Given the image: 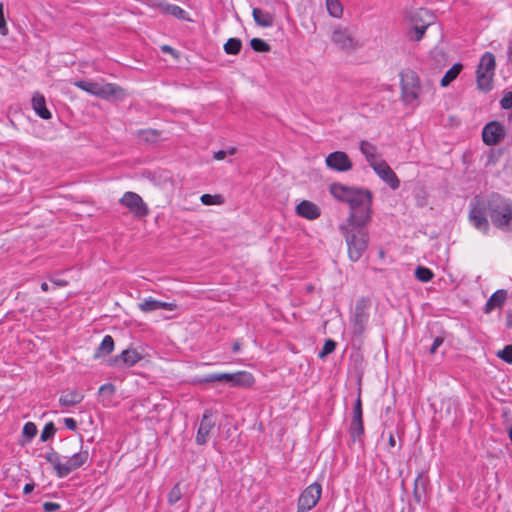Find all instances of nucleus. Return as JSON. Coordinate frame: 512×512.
Returning <instances> with one entry per match:
<instances>
[{"instance_id":"nucleus-14","label":"nucleus","mask_w":512,"mask_h":512,"mask_svg":"<svg viewBox=\"0 0 512 512\" xmlns=\"http://www.w3.org/2000/svg\"><path fill=\"white\" fill-rule=\"evenodd\" d=\"M505 136V127L499 121H490L483 127L482 140L488 146L499 144Z\"/></svg>"},{"instance_id":"nucleus-44","label":"nucleus","mask_w":512,"mask_h":512,"mask_svg":"<svg viewBox=\"0 0 512 512\" xmlns=\"http://www.w3.org/2000/svg\"><path fill=\"white\" fill-rule=\"evenodd\" d=\"M201 202L204 205L220 204L222 202V197L221 195L203 194L201 196Z\"/></svg>"},{"instance_id":"nucleus-49","label":"nucleus","mask_w":512,"mask_h":512,"mask_svg":"<svg viewBox=\"0 0 512 512\" xmlns=\"http://www.w3.org/2000/svg\"><path fill=\"white\" fill-rule=\"evenodd\" d=\"M176 307H177V305L175 303L163 302V301L158 300V309L173 311L176 309Z\"/></svg>"},{"instance_id":"nucleus-35","label":"nucleus","mask_w":512,"mask_h":512,"mask_svg":"<svg viewBox=\"0 0 512 512\" xmlns=\"http://www.w3.org/2000/svg\"><path fill=\"white\" fill-rule=\"evenodd\" d=\"M139 138L145 142H156L159 139L160 132L155 129H145L138 133Z\"/></svg>"},{"instance_id":"nucleus-18","label":"nucleus","mask_w":512,"mask_h":512,"mask_svg":"<svg viewBox=\"0 0 512 512\" xmlns=\"http://www.w3.org/2000/svg\"><path fill=\"white\" fill-rule=\"evenodd\" d=\"M214 426L215 422L212 420V411L207 409L202 415V419L197 430L196 443L198 445H205L207 443L210 431Z\"/></svg>"},{"instance_id":"nucleus-17","label":"nucleus","mask_w":512,"mask_h":512,"mask_svg":"<svg viewBox=\"0 0 512 512\" xmlns=\"http://www.w3.org/2000/svg\"><path fill=\"white\" fill-rule=\"evenodd\" d=\"M372 166L374 172L384 181L391 189L396 190L400 187V180L387 164L386 161L381 160L378 163H374Z\"/></svg>"},{"instance_id":"nucleus-16","label":"nucleus","mask_w":512,"mask_h":512,"mask_svg":"<svg viewBox=\"0 0 512 512\" xmlns=\"http://www.w3.org/2000/svg\"><path fill=\"white\" fill-rule=\"evenodd\" d=\"M325 163L329 169L337 172H347L353 167L352 161L344 151L331 152L327 155Z\"/></svg>"},{"instance_id":"nucleus-54","label":"nucleus","mask_w":512,"mask_h":512,"mask_svg":"<svg viewBox=\"0 0 512 512\" xmlns=\"http://www.w3.org/2000/svg\"><path fill=\"white\" fill-rule=\"evenodd\" d=\"M35 488V484L33 482H30V483H26L24 488H23V493L24 494H30Z\"/></svg>"},{"instance_id":"nucleus-31","label":"nucleus","mask_w":512,"mask_h":512,"mask_svg":"<svg viewBox=\"0 0 512 512\" xmlns=\"http://www.w3.org/2000/svg\"><path fill=\"white\" fill-rule=\"evenodd\" d=\"M426 494V485L425 481L423 480L422 473H419L414 480V487H413V498L414 501L417 504H420L423 500V497Z\"/></svg>"},{"instance_id":"nucleus-20","label":"nucleus","mask_w":512,"mask_h":512,"mask_svg":"<svg viewBox=\"0 0 512 512\" xmlns=\"http://www.w3.org/2000/svg\"><path fill=\"white\" fill-rule=\"evenodd\" d=\"M157 7L160 10V12L168 14L176 19L188 22L192 21V19L189 17L188 12L178 5L162 0L158 3Z\"/></svg>"},{"instance_id":"nucleus-38","label":"nucleus","mask_w":512,"mask_h":512,"mask_svg":"<svg viewBox=\"0 0 512 512\" xmlns=\"http://www.w3.org/2000/svg\"><path fill=\"white\" fill-rule=\"evenodd\" d=\"M336 346H337V343L333 339L325 340L321 351L318 353V357L321 359L325 358L327 355L334 352V350L336 349Z\"/></svg>"},{"instance_id":"nucleus-58","label":"nucleus","mask_w":512,"mask_h":512,"mask_svg":"<svg viewBox=\"0 0 512 512\" xmlns=\"http://www.w3.org/2000/svg\"><path fill=\"white\" fill-rule=\"evenodd\" d=\"M161 49L163 52H167V53H171V54H174V52H175V50L169 45H164L161 47Z\"/></svg>"},{"instance_id":"nucleus-56","label":"nucleus","mask_w":512,"mask_h":512,"mask_svg":"<svg viewBox=\"0 0 512 512\" xmlns=\"http://www.w3.org/2000/svg\"><path fill=\"white\" fill-rule=\"evenodd\" d=\"M231 350L233 353H238L241 350V343L239 341H235L232 343Z\"/></svg>"},{"instance_id":"nucleus-32","label":"nucleus","mask_w":512,"mask_h":512,"mask_svg":"<svg viewBox=\"0 0 512 512\" xmlns=\"http://www.w3.org/2000/svg\"><path fill=\"white\" fill-rule=\"evenodd\" d=\"M242 48V42L239 38H229L224 44V51L229 55H237Z\"/></svg>"},{"instance_id":"nucleus-45","label":"nucleus","mask_w":512,"mask_h":512,"mask_svg":"<svg viewBox=\"0 0 512 512\" xmlns=\"http://www.w3.org/2000/svg\"><path fill=\"white\" fill-rule=\"evenodd\" d=\"M500 107L504 110L512 108V91H505L502 99L500 100Z\"/></svg>"},{"instance_id":"nucleus-57","label":"nucleus","mask_w":512,"mask_h":512,"mask_svg":"<svg viewBox=\"0 0 512 512\" xmlns=\"http://www.w3.org/2000/svg\"><path fill=\"white\" fill-rule=\"evenodd\" d=\"M507 61L509 63H512V41L509 42V45L507 47Z\"/></svg>"},{"instance_id":"nucleus-24","label":"nucleus","mask_w":512,"mask_h":512,"mask_svg":"<svg viewBox=\"0 0 512 512\" xmlns=\"http://www.w3.org/2000/svg\"><path fill=\"white\" fill-rule=\"evenodd\" d=\"M32 108L35 113L44 120H49L52 118V114L49 109L46 107L45 97L40 93H35L31 99Z\"/></svg>"},{"instance_id":"nucleus-52","label":"nucleus","mask_w":512,"mask_h":512,"mask_svg":"<svg viewBox=\"0 0 512 512\" xmlns=\"http://www.w3.org/2000/svg\"><path fill=\"white\" fill-rule=\"evenodd\" d=\"M50 281L55 285V286H58V287H64V286H67L68 285V281L64 280V279H58V278H51Z\"/></svg>"},{"instance_id":"nucleus-25","label":"nucleus","mask_w":512,"mask_h":512,"mask_svg":"<svg viewBox=\"0 0 512 512\" xmlns=\"http://www.w3.org/2000/svg\"><path fill=\"white\" fill-rule=\"evenodd\" d=\"M98 394L100 397V402L103 407H112L114 403V398L116 394V387L112 383H105L100 386L98 390Z\"/></svg>"},{"instance_id":"nucleus-15","label":"nucleus","mask_w":512,"mask_h":512,"mask_svg":"<svg viewBox=\"0 0 512 512\" xmlns=\"http://www.w3.org/2000/svg\"><path fill=\"white\" fill-rule=\"evenodd\" d=\"M143 356L133 348L123 350L119 355L112 357L108 365L117 368L132 367L141 361Z\"/></svg>"},{"instance_id":"nucleus-61","label":"nucleus","mask_w":512,"mask_h":512,"mask_svg":"<svg viewBox=\"0 0 512 512\" xmlns=\"http://www.w3.org/2000/svg\"><path fill=\"white\" fill-rule=\"evenodd\" d=\"M450 405L457 406L458 401L457 400H449Z\"/></svg>"},{"instance_id":"nucleus-63","label":"nucleus","mask_w":512,"mask_h":512,"mask_svg":"<svg viewBox=\"0 0 512 512\" xmlns=\"http://www.w3.org/2000/svg\"><path fill=\"white\" fill-rule=\"evenodd\" d=\"M511 297H512V291H511Z\"/></svg>"},{"instance_id":"nucleus-50","label":"nucleus","mask_w":512,"mask_h":512,"mask_svg":"<svg viewBox=\"0 0 512 512\" xmlns=\"http://www.w3.org/2000/svg\"><path fill=\"white\" fill-rule=\"evenodd\" d=\"M63 422H64V424H65L67 429H69L71 431H76V429H77V422H76L75 419H73V418H64Z\"/></svg>"},{"instance_id":"nucleus-10","label":"nucleus","mask_w":512,"mask_h":512,"mask_svg":"<svg viewBox=\"0 0 512 512\" xmlns=\"http://www.w3.org/2000/svg\"><path fill=\"white\" fill-rule=\"evenodd\" d=\"M369 307L370 300L368 298L361 297L357 300L351 320L354 334L362 335L364 333L369 321Z\"/></svg>"},{"instance_id":"nucleus-42","label":"nucleus","mask_w":512,"mask_h":512,"mask_svg":"<svg viewBox=\"0 0 512 512\" xmlns=\"http://www.w3.org/2000/svg\"><path fill=\"white\" fill-rule=\"evenodd\" d=\"M497 356L508 364H512V345H506L497 353Z\"/></svg>"},{"instance_id":"nucleus-19","label":"nucleus","mask_w":512,"mask_h":512,"mask_svg":"<svg viewBox=\"0 0 512 512\" xmlns=\"http://www.w3.org/2000/svg\"><path fill=\"white\" fill-rule=\"evenodd\" d=\"M332 42L342 50H354L358 42L352 37L347 29H336L332 34Z\"/></svg>"},{"instance_id":"nucleus-13","label":"nucleus","mask_w":512,"mask_h":512,"mask_svg":"<svg viewBox=\"0 0 512 512\" xmlns=\"http://www.w3.org/2000/svg\"><path fill=\"white\" fill-rule=\"evenodd\" d=\"M119 202L137 218H143L149 214L148 206L141 196L135 192H125Z\"/></svg>"},{"instance_id":"nucleus-33","label":"nucleus","mask_w":512,"mask_h":512,"mask_svg":"<svg viewBox=\"0 0 512 512\" xmlns=\"http://www.w3.org/2000/svg\"><path fill=\"white\" fill-rule=\"evenodd\" d=\"M415 277L417 280L425 283L429 282L434 277V273L427 267L418 266L415 270Z\"/></svg>"},{"instance_id":"nucleus-8","label":"nucleus","mask_w":512,"mask_h":512,"mask_svg":"<svg viewBox=\"0 0 512 512\" xmlns=\"http://www.w3.org/2000/svg\"><path fill=\"white\" fill-rule=\"evenodd\" d=\"M75 86L102 99H110L123 94V89L112 83L100 84L90 80H79L75 82Z\"/></svg>"},{"instance_id":"nucleus-53","label":"nucleus","mask_w":512,"mask_h":512,"mask_svg":"<svg viewBox=\"0 0 512 512\" xmlns=\"http://www.w3.org/2000/svg\"><path fill=\"white\" fill-rule=\"evenodd\" d=\"M506 327L508 329H512V309H509L506 312Z\"/></svg>"},{"instance_id":"nucleus-26","label":"nucleus","mask_w":512,"mask_h":512,"mask_svg":"<svg viewBox=\"0 0 512 512\" xmlns=\"http://www.w3.org/2000/svg\"><path fill=\"white\" fill-rule=\"evenodd\" d=\"M114 339L111 335L104 336L100 345L96 348L93 358L100 359L108 356L114 350Z\"/></svg>"},{"instance_id":"nucleus-47","label":"nucleus","mask_w":512,"mask_h":512,"mask_svg":"<svg viewBox=\"0 0 512 512\" xmlns=\"http://www.w3.org/2000/svg\"><path fill=\"white\" fill-rule=\"evenodd\" d=\"M443 342H444L443 337H441V336L435 337L433 340V343L430 347V350H429L430 353L434 354L437 351V349L443 344Z\"/></svg>"},{"instance_id":"nucleus-29","label":"nucleus","mask_w":512,"mask_h":512,"mask_svg":"<svg viewBox=\"0 0 512 512\" xmlns=\"http://www.w3.org/2000/svg\"><path fill=\"white\" fill-rule=\"evenodd\" d=\"M447 63V54L439 49H434L431 51L430 55V65L434 70H442L446 66Z\"/></svg>"},{"instance_id":"nucleus-40","label":"nucleus","mask_w":512,"mask_h":512,"mask_svg":"<svg viewBox=\"0 0 512 512\" xmlns=\"http://www.w3.org/2000/svg\"><path fill=\"white\" fill-rule=\"evenodd\" d=\"M428 27L427 25H416L409 32L410 39L413 41H420Z\"/></svg>"},{"instance_id":"nucleus-34","label":"nucleus","mask_w":512,"mask_h":512,"mask_svg":"<svg viewBox=\"0 0 512 512\" xmlns=\"http://www.w3.org/2000/svg\"><path fill=\"white\" fill-rule=\"evenodd\" d=\"M326 7L332 17H340L342 15L343 8L339 0H326Z\"/></svg>"},{"instance_id":"nucleus-30","label":"nucleus","mask_w":512,"mask_h":512,"mask_svg":"<svg viewBox=\"0 0 512 512\" xmlns=\"http://www.w3.org/2000/svg\"><path fill=\"white\" fill-rule=\"evenodd\" d=\"M462 69H463L462 63L457 62V63L453 64V66L451 68H449L446 71V73L444 74V76L442 77V79L440 81V85L442 87L449 86L458 77V75L460 74Z\"/></svg>"},{"instance_id":"nucleus-55","label":"nucleus","mask_w":512,"mask_h":512,"mask_svg":"<svg viewBox=\"0 0 512 512\" xmlns=\"http://www.w3.org/2000/svg\"><path fill=\"white\" fill-rule=\"evenodd\" d=\"M227 155V152L224 150H219L214 153V159L216 160H223Z\"/></svg>"},{"instance_id":"nucleus-59","label":"nucleus","mask_w":512,"mask_h":512,"mask_svg":"<svg viewBox=\"0 0 512 512\" xmlns=\"http://www.w3.org/2000/svg\"><path fill=\"white\" fill-rule=\"evenodd\" d=\"M388 444H389L390 447H394L395 446L396 440H395L393 434H390L389 440H388Z\"/></svg>"},{"instance_id":"nucleus-62","label":"nucleus","mask_w":512,"mask_h":512,"mask_svg":"<svg viewBox=\"0 0 512 512\" xmlns=\"http://www.w3.org/2000/svg\"><path fill=\"white\" fill-rule=\"evenodd\" d=\"M235 151H236V149H235V148H232V149H230V150H229V154H231V155H232V154H234V153H235Z\"/></svg>"},{"instance_id":"nucleus-4","label":"nucleus","mask_w":512,"mask_h":512,"mask_svg":"<svg viewBox=\"0 0 512 512\" xmlns=\"http://www.w3.org/2000/svg\"><path fill=\"white\" fill-rule=\"evenodd\" d=\"M221 382L230 387L249 388L255 383V378L248 371H236L234 373H210L194 380L196 384H209Z\"/></svg>"},{"instance_id":"nucleus-27","label":"nucleus","mask_w":512,"mask_h":512,"mask_svg":"<svg viewBox=\"0 0 512 512\" xmlns=\"http://www.w3.org/2000/svg\"><path fill=\"white\" fill-rule=\"evenodd\" d=\"M252 16L255 23L260 27H272L274 24V16L268 12L261 10L260 8H253Z\"/></svg>"},{"instance_id":"nucleus-48","label":"nucleus","mask_w":512,"mask_h":512,"mask_svg":"<svg viewBox=\"0 0 512 512\" xmlns=\"http://www.w3.org/2000/svg\"><path fill=\"white\" fill-rule=\"evenodd\" d=\"M60 504L55 502H45L43 504V509L45 512H54L60 509Z\"/></svg>"},{"instance_id":"nucleus-2","label":"nucleus","mask_w":512,"mask_h":512,"mask_svg":"<svg viewBox=\"0 0 512 512\" xmlns=\"http://www.w3.org/2000/svg\"><path fill=\"white\" fill-rule=\"evenodd\" d=\"M487 206L492 224L503 232H512V201L498 193H491Z\"/></svg>"},{"instance_id":"nucleus-37","label":"nucleus","mask_w":512,"mask_h":512,"mask_svg":"<svg viewBox=\"0 0 512 512\" xmlns=\"http://www.w3.org/2000/svg\"><path fill=\"white\" fill-rule=\"evenodd\" d=\"M139 309L144 313L153 312L158 309V300L153 298H148L144 300L143 302L138 304Z\"/></svg>"},{"instance_id":"nucleus-6","label":"nucleus","mask_w":512,"mask_h":512,"mask_svg":"<svg viewBox=\"0 0 512 512\" xmlns=\"http://www.w3.org/2000/svg\"><path fill=\"white\" fill-rule=\"evenodd\" d=\"M495 67L496 61L494 54L485 52L481 56L476 70V83L479 90L483 92L492 90Z\"/></svg>"},{"instance_id":"nucleus-51","label":"nucleus","mask_w":512,"mask_h":512,"mask_svg":"<svg viewBox=\"0 0 512 512\" xmlns=\"http://www.w3.org/2000/svg\"><path fill=\"white\" fill-rule=\"evenodd\" d=\"M416 205L418 207H424L425 205H427V199L425 195H416Z\"/></svg>"},{"instance_id":"nucleus-5","label":"nucleus","mask_w":512,"mask_h":512,"mask_svg":"<svg viewBox=\"0 0 512 512\" xmlns=\"http://www.w3.org/2000/svg\"><path fill=\"white\" fill-rule=\"evenodd\" d=\"M364 228L348 225L340 227L347 243L349 259L353 262H357L368 247L369 236Z\"/></svg>"},{"instance_id":"nucleus-9","label":"nucleus","mask_w":512,"mask_h":512,"mask_svg":"<svg viewBox=\"0 0 512 512\" xmlns=\"http://www.w3.org/2000/svg\"><path fill=\"white\" fill-rule=\"evenodd\" d=\"M402 98L406 104L417 100L420 94V79L417 73L406 69L400 73Z\"/></svg>"},{"instance_id":"nucleus-46","label":"nucleus","mask_w":512,"mask_h":512,"mask_svg":"<svg viewBox=\"0 0 512 512\" xmlns=\"http://www.w3.org/2000/svg\"><path fill=\"white\" fill-rule=\"evenodd\" d=\"M0 34H2V35L8 34V27L6 24L5 17H4L3 3H0Z\"/></svg>"},{"instance_id":"nucleus-41","label":"nucleus","mask_w":512,"mask_h":512,"mask_svg":"<svg viewBox=\"0 0 512 512\" xmlns=\"http://www.w3.org/2000/svg\"><path fill=\"white\" fill-rule=\"evenodd\" d=\"M182 497V492L179 484H175L168 493V503L173 505L177 503Z\"/></svg>"},{"instance_id":"nucleus-28","label":"nucleus","mask_w":512,"mask_h":512,"mask_svg":"<svg viewBox=\"0 0 512 512\" xmlns=\"http://www.w3.org/2000/svg\"><path fill=\"white\" fill-rule=\"evenodd\" d=\"M359 148H360L361 153L365 156L367 162L370 164L371 167L373 165H375L374 163L379 162V161H376L377 148L375 145H373L372 143H370L366 140H362L360 142Z\"/></svg>"},{"instance_id":"nucleus-1","label":"nucleus","mask_w":512,"mask_h":512,"mask_svg":"<svg viewBox=\"0 0 512 512\" xmlns=\"http://www.w3.org/2000/svg\"><path fill=\"white\" fill-rule=\"evenodd\" d=\"M330 194L349 205L348 226L365 227L372 219V192L364 187L347 186L338 182L329 186Z\"/></svg>"},{"instance_id":"nucleus-43","label":"nucleus","mask_w":512,"mask_h":512,"mask_svg":"<svg viewBox=\"0 0 512 512\" xmlns=\"http://www.w3.org/2000/svg\"><path fill=\"white\" fill-rule=\"evenodd\" d=\"M37 434V426L33 422L25 423L23 427V436L27 438V440H31Z\"/></svg>"},{"instance_id":"nucleus-23","label":"nucleus","mask_w":512,"mask_h":512,"mask_svg":"<svg viewBox=\"0 0 512 512\" xmlns=\"http://www.w3.org/2000/svg\"><path fill=\"white\" fill-rule=\"evenodd\" d=\"M84 395L76 388L64 390L59 397V404L64 407H73L82 402Z\"/></svg>"},{"instance_id":"nucleus-39","label":"nucleus","mask_w":512,"mask_h":512,"mask_svg":"<svg viewBox=\"0 0 512 512\" xmlns=\"http://www.w3.org/2000/svg\"><path fill=\"white\" fill-rule=\"evenodd\" d=\"M56 431H57V429L53 422L46 423L41 432V436H40L41 441L45 442V441L49 440L50 438H52L55 435Z\"/></svg>"},{"instance_id":"nucleus-7","label":"nucleus","mask_w":512,"mask_h":512,"mask_svg":"<svg viewBox=\"0 0 512 512\" xmlns=\"http://www.w3.org/2000/svg\"><path fill=\"white\" fill-rule=\"evenodd\" d=\"M488 196L486 198L479 195L475 196L470 202L469 220L470 223L479 231L488 233L490 224L487 219L489 216Z\"/></svg>"},{"instance_id":"nucleus-36","label":"nucleus","mask_w":512,"mask_h":512,"mask_svg":"<svg viewBox=\"0 0 512 512\" xmlns=\"http://www.w3.org/2000/svg\"><path fill=\"white\" fill-rule=\"evenodd\" d=\"M250 47L256 52H270L271 46L261 38H253L250 40Z\"/></svg>"},{"instance_id":"nucleus-12","label":"nucleus","mask_w":512,"mask_h":512,"mask_svg":"<svg viewBox=\"0 0 512 512\" xmlns=\"http://www.w3.org/2000/svg\"><path fill=\"white\" fill-rule=\"evenodd\" d=\"M322 494V487L318 483H312L305 488L298 498L297 511L308 512L319 502Z\"/></svg>"},{"instance_id":"nucleus-22","label":"nucleus","mask_w":512,"mask_h":512,"mask_svg":"<svg viewBox=\"0 0 512 512\" xmlns=\"http://www.w3.org/2000/svg\"><path fill=\"white\" fill-rule=\"evenodd\" d=\"M296 213L305 219L315 220L320 216L321 211L315 203L303 200L296 206Z\"/></svg>"},{"instance_id":"nucleus-21","label":"nucleus","mask_w":512,"mask_h":512,"mask_svg":"<svg viewBox=\"0 0 512 512\" xmlns=\"http://www.w3.org/2000/svg\"><path fill=\"white\" fill-rule=\"evenodd\" d=\"M508 297V292L505 289L495 291L486 301L483 307L485 314H490L494 309H502Z\"/></svg>"},{"instance_id":"nucleus-3","label":"nucleus","mask_w":512,"mask_h":512,"mask_svg":"<svg viewBox=\"0 0 512 512\" xmlns=\"http://www.w3.org/2000/svg\"><path fill=\"white\" fill-rule=\"evenodd\" d=\"M89 453L87 450H81L74 453L70 457H65L66 461H61V456L53 449L46 453L45 459L53 466L54 472L58 478H65L71 472L81 468L88 460Z\"/></svg>"},{"instance_id":"nucleus-60","label":"nucleus","mask_w":512,"mask_h":512,"mask_svg":"<svg viewBox=\"0 0 512 512\" xmlns=\"http://www.w3.org/2000/svg\"><path fill=\"white\" fill-rule=\"evenodd\" d=\"M41 290H42L43 292H47V291L49 290V285H48V283L43 282V283L41 284Z\"/></svg>"},{"instance_id":"nucleus-11","label":"nucleus","mask_w":512,"mask_h":512,"mask_svg":"<svg viewBox=\"0 0 512 512\" xmlns=\"http://www.w3.org/2000/svg\"><path fill=\"white\" fill-rule=\"evenodd\" d=\"M363 410L361 401V389L359 388L357 399L355 400L352 417L349 426V433L352 442H362L361 437L364 435Z\"/></svg>"}]
</instances>
